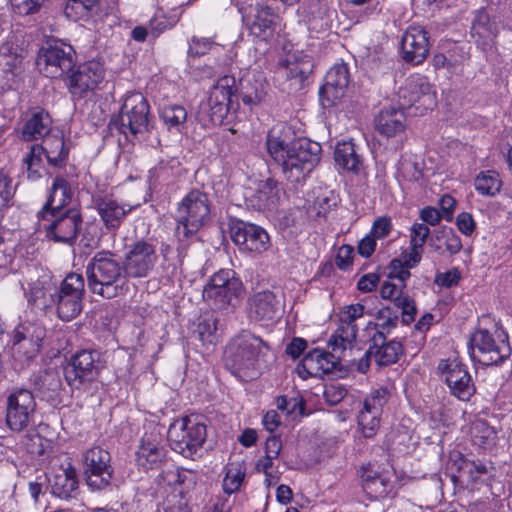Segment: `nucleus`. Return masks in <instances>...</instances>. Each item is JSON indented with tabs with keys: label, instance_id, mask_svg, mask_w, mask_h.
<instances>
[{
	"label": "nucleus",
	"instance_id": "1",
	"mask_svg": "<svg viewBox=\"0 0 512 512\" xmlns=\"http://www.w3.org/2000/svg\"><path fill=\"white\" fill-rule=\"evenodd\" d=\"M266 148L269 156L281 166L285 178L292 183L304 180L320 160V144L296 138L293 129L283 122L268 131Z\"/></svg>",
	"mask_w": 512,
	"mask_h": 512
},
{
	"label": "nucleus",
	"instance_id": "2",
	"mask_svg": "<svg viewBox=\"0 0 512 512\" xmlns=\"http://www.w3.org/2000/svg\"><path fill=\"white\" fill-rule=\"evenodd\" d=\"M88 288L105 299L125 296L129 277L121 258L112 251L96 252L86 266Z\"/></svg>",
	"mask_w": 512,
	"mask_h": 512
},
{
	"label": "nucleus",
	"instance_id": "3",
	"mask_svg": "<svg viewBox=\"0 0 512 512\" xmlns=\"http://www.w3.org/2000/svg\"><path fill=\"white\" fill-rule=\"evenodd\" d=\"M268 349L269 346L260 337L242 333L226 347L225 366L240 378H254L258 374L261 358Z\"/></svg>",
	"mask_w": 512,
	"mask_h": 512
},
{
	"label": "nucleus",
	"instance_id": "4",
	"mask_svg": "<svg viewBox=\"0 0 512 512\" xmlns=\"http://www.w3.org/2000/svg\"><path fill=\"white\" fill-rule=\"evenodd\" d=\"M211 202L207 193L192 189L177 204L175 236L180 243L192 239L210 220Z\"/></svg>",
	"mask_w": 512,
	"mask_h": 512
},
{
	"label": "nucleus",
	"instance_id": "5",
	"mask_svg": "<svg viewBox=\"0 0 512 512\" xmlns=\"http://www.w3.org/2000/svg\"><path fill=\"white\" fill-rule=\"evenodd\" d=\"M150 107L140 92L127 93L118 116L111 119L109 129L117 131L129 140L149 130Z\"/></svg>",
	"mask_w": 512,
	"mask_h": 512
},
{
	"label": "nucleus",
	"instance_id": "6",
	"mask_svg": "<svg viewBox=\"0 0 512 512\" xmlns=\"http://www.w3.org/2000/svg\"><path fill=\"white\" fill-rule=\"evenodd\" d=\"M167 437L173 451L186 458H192L205 443L206 425L199 416H185L173 421L169 426Z\"/></svg>",
	"mask_w": 512,
	"mask_h": 512
},
{
	"label": "nucleus",
	"instance_id": "7",
	"mask_svg": "<svg viewBox=\"0 0 512 512\" xmlns=\"http://www.w3.org/2000/svg\"><path fill=\"white\" fill-rule=\"evenodd\" d=\"M507 338L504 331H496V337L487 329L475 331L469 341L472 360L485 366L503 363L511 355Z\"/></svg>",
	"mask_w": 512,
	"mask_h": 512
},
{
	"label": "nucleus",
	"instance_id": "8",
	"mask_svg": "<svg viewBox=\"0 0 512 512\" xmlns=\"http://www.w3.org/2000/svg\"><path fill=\"white\" fill-rule=\"evenodd\" d=\"M242 291V282L232 270L213 274L203 289V299L217 309L235 306Z\"/></svg>",
	"mask_w": 512,
	"mask_h": 512
},
{
	"label": "nucleus",
	"instance_id": "9",
	"mask_svg": "<svg viewBox=\"0 0 512 512\" xmlns=\"http://www.w3.org/2000/svg\"><path fill=\"white\" fill-rule=\"evenodd\" d=\"M104 368L98 350L84 349L73 355L65 368V379L73 389H82L94 382Z\"/></svg>",
	"mask_w": 512,
	"mask_h": 512
},
{
	"label": "nucleus",
	"instance_id": "10",
	"mask_svg": "<svg viewBox=\"0 0 512 512\" xmlns=\"http://www.w3.org/2000/svg\"><path fill=\"white\" fill-rule=\"evenodd\" d=\"M84 291V278L76 273L67 275L60 286H57L53 309L61 320L71 321L81 312Z\"/></svg>",
	"mask_w": 512,
	"mask_h": 512
},
{
	"label": "nucleus",
	"instance_id": "11",
	"mask_svg": "<svg viewBox=\"0 0 512 512\" xmlns=\"http://www.w3.org/2000/svg\"><path fill=\"white\" fill-rule=\"evenodd\" d=\"M83 473L86 484L96 491L107 488L112 481L114 469L110 453L100 446H94L82 454Z\"/></svg>",
	"mask_w": 512,
	"mask_h": 512
},
{
	"label": "nucleus",
	"instance_id": "12",
	"mask_svg": "<svg viewBox=\"0 0 512 512\" xmlns=\"http://www.w3.org/2000/svg\"><path fill=\"white\" fill-rule=\"evenodd\" d=\"M74 49L62 42L43 46L37 56L39 71L49 78H59L72 70L74 66Z\"/></svg>",
	"mask_w": 512,
	"mask_h": 512
},
{
	"label": "nucleus",
	"instance_id": "13",
	"mask_svg": "<svg viewBox=\"0 0 512 512\" xmlns=\"http://www.w3.org/2000/svg\"><path fill=\"white\" fill-rule=\"evenodd\" d=\"M46 336V329L39 323L24 322L19 324L12 338V352L16 359L29 362L37 357L42 342Z\"/></svg>",
	"mask_w": 512,
	"mask_h": 512
},
{
	"label": "nucleus",
	"instance_id": "14",
	"mask_svg": "<svg viewBox=\"0 0 512 512\" xmlns=\"http://www.w3.org/2000/svg\"><path fill=\"white\" fill-rule=\"evenodd\" d=\"M158 254L155 245L141 239L132 243L124 255V266L129 278H145L155 268Z\"/></svg>",
	"mask_w": 512,
	"mask_h": 512
},
{
	"label": "nucleus",
	"instance_id": "15",
	"mask_svg": "<svg viewBox=\"0 0 512 512\" xmlns=\"http://www.w3.org/2000/svg\"><path fill=\"white\" fill-rule=\"evenodd\" d=\"M43 223V228L47 232V237L55 242L72 243L83 223L82 215L77 208H69L65 211L53 212Z\"/></svg>",
	"mask_w": 512,
	"mask_h": 512
},
{
	"label": "nucleus",
	"instance_id": "16",
	"mask_svg": "<svg viewBox=\"0 0 512 512\" xmlns=\"http://www.w3.org/2000/svg\"><path fill=\"white\" fill-rule=\"evenodd\" d=\"M233 84L232 77H222L211 88L207 100L201 103L200 113L205 114L211 124H221L226 117L232 103Z\"/></svg>",
	"mask_w": 512,
	"mask_h": 512
},
{
	"label": "nucleus",
	"instance_id": "17",
	"mask_svg": "<svg viewBox=\"0 0 512 512\" xmlns=\"http://www.w3.org/2000/svg\"><path fill=\"white\" fill-rule=\"evenodd\" d=\"M402 109L416 105V109H432L436 105V93L427 78L421 75L409 77L398 91Z\"/></svg>",
	"mask_w": 512,
	"mask_h": 512
},
{
	"label": "nucleus",
	"instance_id": "18",
	"mask_svg": "<svg viewBox=\"0 0 512 512\" xmlns=\"http://www.w3.org/2000/svg\"><path fill=\"white\" fill-rule=\"evenodd\" d=\"M438 371L444 376L452 395L461 401H469L476 387L465 365L455 359H442Z\"/></svg>",
	"mask_w": 512,
	"mask_h": 512
},
{
	"label": "nucleus",
	"instance_id": "19",
	"mask_svg": "<svg viewBox=\"0 0 512 512\" xmlns=\"http://www.w3.org/2000/svg\"><path fill=\"white\" fill-rule=\"evenodd\" d=\"M350 83L349 67L346 63L334 64L326 73L324 84L319 89V103L324 109L336 106L345 96Z\"/></svg>",
	"mask_w": 512,
	"mask_h": 512
},
{
	"label": "nucleus",
	"instance_id": "20",
	"mask_svg": "<svg viewBox=\"0 0 512 512\" xmlns=\"http://www.w3.org/2000/svg\"><path fill=\"white\" fill-rule=\"evenodd\" d=\"M411 276L410 271L402 270L397 275V281H385L380 290L383 299L390 300L394 307L401 309L402 322L406 325L414 321L417 309L415 301L405 292L406 280Z\"/></svg>",
	"mask_w": 512,
	"mask_h": 512
},
{
	"label": "nucleus",
	"instance_id": "21",
	"mask_svg": "<svg viewBox=\"0 0 512 512\" xmlns=\"http://www.w3.org/2000/svg\"><path fill=\"white\" fill-rule=\"evenodd\" d=\"M36 409L31 391L18 389L7 398L6 423L13 431H22L30 423Z\"/></svg>",
	"mask_w": 512,
	"mask_h": 512
},
{
	"label": "nucleus",
	"instance_id": "22",
	"mask_svg": "<svg viewBox=\"0 0 512 512\" xmlns=\"http://www.w3.org/2000/svg\"><path fill=\"white\" fill-rule=\"evenodd\" d=\"M230 236L240 251L263 253L270 248L271 242L267 231L259 225L243 221L235 222L230 227Z\"/></svg>",
	"mask_w": 512,
	"mask_h": 512
},
{
	"label": "nucleus",
	"instance_id": "23",
	"mask_svg": "<svg viewBox=\"0 0 512 512\" xmlns=\"http://www.w3.org/2000/svg\"><path fill=\"white\" fill-rule=\"evenodd\" d=\"M105 70L101 62L90 60L77 66L68 76L69 92L78 98L87 96L94 91L104 79Z\"/></svg>",
	"mask_w": 512,
	"mask_h": 512
},
{
	"label": "nucleus",
	"instance_id": "24",
	"mask_svg": "<svg viewBox=\"0 0 512 512\" xmlns=\"http://www.w3.org/2000/svg\"><path fill=\"white\" fill-rule=\"evenodd\" d=\"M341 360H344V358L335 351L326 352L316 348L304 356L297 366L296 372L302 379L309 377L321 378L332 373Z\"/></svg>",
	"mask_w": 512,
	"mask_h": 512
},
{
	"label": "nucleus",
	"instance_id": "25",
	"mask_svg": "<svg viewBox=\"0 0 512 512\" xmlns=\"http://www.w3.org/2000/svg\"><path fill=\"white\" fill-rule=\"evenodd\" d=\"M313 69V58L302 51H295L278 62L275 72L295 86L301 87Z\"/></svg>",
	"mask_w": 512,
	"mask_h": 512
},
{
	"label": "nucleus",
	"instance_id": "26",
	"mask_svg": "<svg viewBox=\"0 0 512 512\" xmlns=\"http://www.w3.org/2000/svg\"><path fill=\"white\" fill-rule=\"evenodd\" d=\"M403 59L413 64L422 63L429 52L427 32L421 26H410L402 36Z\"/></svg>",
	"mask_w": 512,
	"mask_h": 512
},
{
	"label": "nucleus",
	"instance_id": "27",
	"mask_svg": "<svg viewBox=\"0 0 512 512\" xmlns=\"http://www.w3.org/2000/svg\"><path fill=\"white\" fill-rule=\"evenodd\" d=\"M51 493L61 499L75 498L78 494V477L71 463L52 469L48 478Z\"/></svg>",
	"mask_w": 512,
	"mask_h": 512
},
{
	"label": "nucleus",
	"instance_id": "28",
	"mask_svg": "<svg viewBox=\"0 0 512 512\" xmlns=\"http://www.w3.org/2000/svg\"><path fill=\"white\" fill-rule=\"evenodd\" d=\"M247 312L251 320L272 321L280 314V303L272 291H259L249 297Z\"/></svg>",
	"mask_w": 512,
	"mask_h": 512
},
{
	"label": "nucleus",
	"instance_id": "29",
	"mask_svg": "<svg viewBox=\"0 0 512 512\" xmlns=\"http://www.w3.org/2000/svg\"><path fill=\"white\" fill-rule=\"evenodd\" d=\"M373 345L365 352L364 358L374 359L380 366H387L395 363L402 354V344L399 341L391 340L386 342V337L382 331H377L372 338ZM362 366V363H360Z\"/></svg>",
	"mask_w": 512,
	"mask_h": 512
},
{
	"label": "nucleus",
	"instance_id": "30",
	"mask_svg": "<svg viewBox=\"0 0 512 512\" xmlns=\"http://www.w3.org/2000/svg\"><path fill=\"white\" fill-rule=\"evenodd\" d=\"M73 191L70 183L62 176H56L49 190L47 200L38 212V219L45 220L53 212L64 211L63 209L71 202Z\"/></svg>",
	"mask_w": 512,
	"mask_h": 512
},
{
	"label": "nucleus",
	"instance_id": "31",
	"mask_svg": "<svg viewBox=\"0 0 512 512\" xmlns=\"http://www.w3.org/2000/svg\"><path fill=\"white\" fill-rule=\"evenodd\" d=\"M281 191L280 183L273 178H268L260 181L257 188L246 196V203L258 211L273 210L278 205Z\"/></svg>",
	"mask_w": 512,
	"mask_h": 512
},
{
	"label": "nucleus",
	"instance_id": "32",
	"mask_svg": "<svg viewBox=\"0 0 512 512\" xmlns=\"http://www.w3.org/2000/svg\"><path fill=\"white\" fill-rule=\"evenodd\" d=\"M94 202L105 228L112 233L120 228L125 217L132 210V206L121 204L111 197H99Z\"/></svg>",
	"mask_w": 512,
	"mask_h": 512
},
{
	"label": "nucleus",
	"instance_id": "33",
	"mask_svg": "<svg viewBox=\"0 0 512 512\" xmlns=\"http://www.w3.org/2000/svg\"><path fill=\"white\" fill-rule=\"evenodd\" d=\"M52 119L48 112L36 108L26 114L24 123L19 129L23 141L31 142L47 137L51 132Z\"/></svg>",
	"mask_w": 512,
	"mask_h": 512
},
{
	"label": "nucleus",
	"instance_id": "34",
	"mask_svg": "<svg viewBox=\"0 0 512 512\" xmlns=\"http://www.w3.org/2000/svg\"><path fill=\"white\" fill-rule=\"evenodd\" d=\"M278 15L268 6L257 5L245 17L250 33L260 39L272 36Z\"/></svg>",
	"mask_w": 512,
	"mask_h": 512
},
{
	"label": "nucleus",
	"instance_id": "35",
	"mask_svg": "<svg viewBox=\"0 0 512 512\" xmlns=\"http://www.w3.org/2000/svg\"><path fill=\"white\" fill-rule=\"evenodd\" d=\"M165 450L158 433H145L136 452L137 464L144 469H153L162 461Z\"/></svg>",
	"mask_w": 512,
	"mask_h": 512
},
{
	"label": "nucleus",
	"instance_id": "36",
	"mask_svg": "<svg viewBox=\"0 0 512 512\" xmlns=\"http://www.w3.org/2000/svg\"><path fill=\"white\" fill-rule=\"evenodd\" d=\"M374 122L378 133L387 138L396 137L406 129V117L401 107L382 109Z\"/></svg>",
	"mask_w": 512,
	"mask_h": 512
},
{
	"label": "nucleus",
	"instance_id": "37",
	"mask_svg": "<svg viewBox=\"0 0 512 512\" xmlns=\"http://www.w3.org/2000/svg\"><path fill=\"white\" fill-rule=\"evenodd\" d=\"M55 290L57 286L52 283L51 277L45 274L30 284L28 302L41 310L53 309Z\"/></svg>",
	"mask_w": 512,
	"mask_h": 512
},
{
	"label": "nucleus",
	"instance_id": "38",
	"mask_svg": "<svg viewBox=\"0 0 512 512\" xmlns=\"http://www.w3.org/2000/svg\"><path fill=\"white\" fill-rule=\"evenodd\" d=\"M43 154L48 164L54 168H63L66 166L70 147L64 140V136L60 131L51 132L43 140Z\"/></svg>",
	"mask_w": 512,
	"mask_h": 512
},
{
	"label": "nucleus",
	"instance_id": "39",
	"mask_svg": "<svg viewBox=\"0 0 512 512\" xmlns=\"http://www.w3.org/2000/svg\"><path fill=\"white\" fill-rule=\"evenodd\" d=\"M428 244L439 255L452 256L462 249L460 237L448 226L435 229L429 237Z\"/></svg>",
	"mask_w": 512,
	"mask_h": 512
},
{
	"label": "nucleus",
	"instance_id": "40",
	"mask_svg": "<svg viewBox=\"0 0 512 512\" xmlns=\"http://www.w3.org/2000/svg\"><path fill=\"white\" fill-rule=\"evenodd\" d=\"M360 477L364 491L373 498H383L392 489L389 477L372 469L371 465L361 468Z\"/></svg>",
	"mask_w": 512,
	"mask_h": 512
},
{
	"label": "nucleus",
	"instance_id": "41",
	"mask_svg": "<svg viewBox=\"0 0 512 512\" xmlns=\"http://www.w3.org/2000/svg\"><path fill=\"white\" fill-rule=\"evenodd\" d=\"M472 37L478 45L491 46L498 34V27L485 9L477 11L471 27Z\"/></svg>",
	"mask_w": 512,
	"mask_h": 512
},
{
	"label": "nucleus",
	"instance_id": "42",
	"mask_svg": "<svg viewBox=\"0 0 512 512\" xmlns=\"http://www.w3.org/2000/svg\"><path fill=\"white\" fill-rule=\"evenodd\" d=\"M34 388L41 399L54 402L62 388L61 376L58 371L51 369L40 372L34 377Z\"/></svg>",
	"mask_w": 512,
	"mask_h": 512
},
{
	"label": "nucleus",
	"instance_id": "43",
	"mask_svg": "<svg viewBox=\"0 0 512 512\" xmlns=\"http://www.w3.org/2000/svg\"><path fill=\"white\" fill-rule=\"evenodd\" d=\"M358 328L350 324L341 323L329 340V347L332 351L340 354L345 361L352 354V349L356 340Z\"/></svg>",
	"mask_w": 512,
	"mask_h": 512
},
{
	"label": "nucleus",
	"instance_id": "44",
	"mask_svg": "<svg viewBox=\"0 0 512 512\" xmlns=\"http://www.w3.org/2000/svg\"><path fill=\"white\" fill-rule=\"evenodd\" d=\"M269 85L262 75L246 80L242 86L240 97L245 105L254 106L262 103L268 92Z\"/></svg>",
	"mask_w": 512,
	"mask_h": 512
},
{
	"label": "nucleus",
	"instance_id": "45",
	"mask_svg": "<svg viewBox=\"0 0 512 512\" xmlns=\"http://www.w3.org/2000/svg\"><path fill=\"white\" fill-rule=\"evenodd\" d=\"M472 442L480 448L492 451L497 443V431L484 420H476L470 428Z\"/></svg>",
	"mask_w": 512,
	"mask_h": 512
},
{
	"label": "nucleus",
	"instance_id": "46",
	"mask_svg": "<svg viewBox=\"0 0 512 512\" xmlns=\"http://www.w3.org/2000/svg\"><path fill=\"white\" fill-rule=\"evenodd\" d=\"M334 159L338 166L347 171L358 172L362 165L361 157L357 153L354 143L350 141L336 145Z\"/></svg>",
	"mask_w": 512,
	"mask_h": 512
},
{
	"label": "nucleus",
	"instance_id": "47",
	"mask_svg": "<svg viewBox=\"0 0 512 512\" xmlns=\"http://www.w3.org/2000/svg\"><path fill=\"white\" fill-rule=\"evenodd\" d=\"M474 187L480 195L493 197L500 192L502 181L497 172L492 170L482 171L476 176Z\"/></svg>",
	"mask_w": 512,
	"mask_h": 512
},
{
	"label": "nucleus",
	"instance_id": "48",
	"mask_svg": "<svg viewBox=\"0 0 512 512\" xmlns=\"http://www.w3.org/2000/svg\"><path fill=\"white\" fill-rule=\"evenodd\" d=\"M43 149L39 144L31 145L29 152L24 156L22 162L26 168L27 178L30 181H37L43 175Z\"/></svg>",
	"mask_w": 512,
	"mask_h": 512
},
{
	"label": "nucleus",
	"instance_id": "49",
	"mask_svg": "<svg viewBox=\"0 0 512 512\" xmlns=\"http://www.w3.org/2000/svg\"><path fill=\"white\" fill-rule=\"evenodd\" d=\"M160 119L170 129L180 131L187 119L186 109L178 104L165 105L160 110Z\"/></svg>",
	"mask_w": 512,
	"mask_h": 512
},
{
	"label": "nucleus",
	"instance_id": "50",
	"mask_svg": "<svg viewBox=\"0 0 512 512\" xmlns=\"http://www.w3.org/2000/svg\"><path fill=\"white\" fill-rule=\"evenodd\" d=\"M376 300V297L370 296L362 299L360 303L351 304L344 307L340 313V322L350 324L352 326H357L355 323L356 320L363 317L365 313L368 315H373V309L368 307L367 304Z\"/></svg>",
	"mask_w": 512,
	"mask_h": 512
},
{
	"label": "nucleus",
	"instance_id": "51",
	"mask_svg": "<svg viewBox=\"0 0 512 512\" xmlns=\"http://www.w3.org/2000/svg\"><path fill=\"white\" fill-rule=\"evenodd\" d=\"M216 324L217 320L212 314L206 313L198 318L194 333L197 334L203 344H213L215 342Z\"/></svg>",
	"mask_w": 512,
	"mask_h": 512
},
{
	"label": "nucleus",
	"instance_id": "52",
	"mask_svg": "<svg viewBox=\"0 0 512 512\" xmlns=\"http://www.w3.org/2000/svg\"><path fill=\"white\" fill-rule=\"evenodd\" d=\"M245 477V469L240 464L231 463L227 466L223 479V491L231 495L239 490Z\"/></svg>",
	"mask_w": 512,
	"mask_h": 512
},
{
	"label": "nucleus",
	"instance_id": "53",
	"mask_svg": "<svg viewBox=\"0 0 512 512\" xmlns=\"http://www.w3.org/2000/svg\"><path fill=\"white\" fill-rule=\"evenodd\" d=\"M99 0H67L64 14L73 21L88 16L89 12L97 5Z\"/></svg>",
	"mask_w": 512,
	"mask_h": 512
},
{
	"label": "nucleus",
	"instance_id": "54",
	"mask_svg": "<svg viewBox=\"0 0 512 512\" xmlns=\"http://www.w3.org/2000/svg\"><path fill=\"white\" fill-rule=\"evenodd\" d=\"M389 396L390 393L387 387L375 389L365 398L361 410L382 415L383 407L387 403Z\"/></svg>",
	"mask_w": 512,
	"mask_h": 512
},
{
	"label": "nucleus",
	"instance_id": "55",
	"mask_svg": "<svg viewBox=\"0 0 512 512\" xmlns=\"http://www.w3.org/2000/svg\"><path fill=\"white\" fill-rule=\"evenodd\" d=\"M381 414H374L366 410H360L358 414V426L365 438H373L380 427Z\"/></svg>",
	"mask_w": 512,
	"mask_h": 512
},
{
	"label": "nucleus",
	"instance_id": "56",
	"mask_svg": "<svg viewBox=\"0 0 512 512\" xmlns=\"http://www.w3.org/2000/svg\"><path fill=\"white\" fill-rule=\"evenodd\" d=\"M399 310L393 306H385L373 311V315L377 320L381 321L379 324L382 330L389 332L397 326L399 320Z\"/></svg>",
	"mask_w": 512,
	"mask_h": 512
},
{
	"label": "nucleus",
	"instance_id": "57",
	"mask_svg": "<svg viewBox=\"0 0 512 512\" xmlns=\"http://www.w3.org/2000/svg\"><path fill=\"white\" fill-rule=\"evenodd\" d=\"M430 229L424 223H414L410 229V246L423 249L426 241L429 240Z\"/></svg>",
	"mask_w": 512,
	"mask_h": 512
},
{
	"label": "nucleus",
	"instance_id": "58",
	"mask_svg": "<svg viewBox=\"0 0 512 512\" xmlns=\"http://www.w3.org/2000/svg\"><path fill=\"white\" fill-rule=\"evenodd\" d=\"M347 395V389L340 383H330L325 385L323 397L327 404L334 406L340 403Z\"/></svg>",
	"mask_w": 512,
	"mask_h": 512
},
{
	"label": "nucleus",
	"instance_id": "59",
	"mask_svg": "<svg viewBox=\"0 0 512 512\" xmlns=\"http://www.w3.org/2000/svg\"><path fill=\"white\" fill-rule=\"evenodd\" d=\"M277 408L286 413L287 415L294 414L298 412L299 414L303 413V410L305 408V404L302 401V399L297 397H286V396H279L276 401Z\"/></svg>",
	"mask_w": 512,
	"mask_h": 512
},
{
	"label": "nucleus",
	"instance_id": "60",
	"mask_svg": "<svg viewBox=\"0 0 512 512\" xmlns=\"http://www.w3.org/2000/svg\"><path fill=\"white\" fill-rule=\"evenodd\" d=\"M13 11L18 15H29L38 12L45 0H10Z\"/></svg>",
	"mask_w": 512,
	"mask_h": 512
},
{
	"label": "nucleus",
	"instance_id": "61",
	"mask_svg": "<svg viewBox=\"0 0 512 512\" xmlns=\"http://www.w3.org/2000/svg\"><path fill=\"white\" fill-rule=\"evenodd\" d=\"M214 44L211 38L193 36L189 40V56H201L206 54Z\"/></svg>",
	"mask_w": 512,
	"mask_h": 512
},
{
	"label": "nucleus",
	"instance_id": "62",
	"mask_svg": "<svg viewBox=\"0 0 512 512\" xmlns=\"http://www.w3.org/2000/svg\"><path fill=\"white\" fill-rule=\"evenodd\" d=\"M393 225L390 217H380L374 221L371 234L374 238L384 239L392 231Z\"/></svg>",
	"mask_w": 512,
	"mask_h": 512
},
{
	"label": "nucleus",
	"instance_id": "63",
	"mask_svg": "<svg viewBox=\"0 0 512 512\" xmlns=\"http://www.w3.org/2000/svg\"><path fill=\"white\" fill-rule=\"evenodd\" d=\"M461 274L457 268H452L446 272L438 273L435 276V283L438 286L450 288L458 284Z\"/></svg>",
	"mask_w": 512,
	"mask_h": 512
},
{
	"label": "nucleus",
	"instance_id": "64",
	"mask_svg": "<svg viewBox=\"0 0 512 512\" xmlns=\"http://www.w3.org/2000/svg\"><path fill=\"white\" fill-rule=\"evenodd\" d=\"M353 248L349 245H343L339 248L335 263L337 267L341 270H346L353 261Z\"/></svg>",
	"mask_w": 512,
	"mask_h": 512
}]
</instances>
